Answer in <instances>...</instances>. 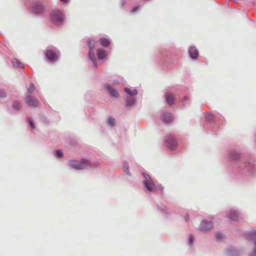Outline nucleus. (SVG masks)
Listing matches in <instances>:
<instances>
[{
  "mask_svg": "<svg viewBox=\"0 0 256 256\" xmlns=\"http://www.w3.org/2000/svg\"><path fill=\"white\" fill-rule=\"evenodd\" d=\"M106 124L108 128H112L116 124V120L112 116H109L106 120Z\"/></svg>",
  "mask_w": 256,
  "mask_h": 256,
  "instance_id": "obj_23",
  "label": "nucleus"
},
{
  "mask_svg": "<svg viewBox=\"0 0 256 256\" xmlns=\"http://www.w3.org/2000/svg\"><path fill=\"white\" fill-rule=\"evenodd\" d=\"M98 42L101 46L104 48H108L111 44V40L108 37H101L99 38Z\"/></svg>",
  "mask_w": 256,
  "mask_h": 256,
  "instance_id": "obj_21",
  "label": "nucleus"
},
{
  "mask_svg": "<svg viewBox=\"0 0 256 256\" xmlns=\"http://www.w3.org/2000/svg\"><path fill=\"white\" fill-rule=\"evenodd\" d=\"M194 239V236L192 234H189L188 241V245H192L193 244Z\"/></svg>",
  "mask_w": 256,
  "mask_h": 256,
  "instance_id": "obj_37",
  "label": "nucleus"
},
{
  "mask_svg": "<svg viewBox=\"0 0 256 256\" xmlns=\"http://www.w3.org/2000/svg\"><path fill=\"white\" fill-rule=\"evenodd\" d=\"M227 256H240V252L237 248L234 246H229L226 250Z\"/></svg>",
  "mask_w": 256,
  "mask_h": 256,
  "instance_id": "obj_20",
  "label": "nucleus"
},
{
  "mask_svg": "<svg viewBox=\"0 0 256 256\" xmlns=\"http://www.w3.org/2000/svg\"><path fill=\"white\" fill-rule=\"evenodd\" d=\"M188 54L190 58L192 60H196L199 57V52L197 48L194 46H191L188 48Z\"/></svg>",
  "mask_w": 256,
  "mask_h": 256,
  "instance_id": "obj_16",
  "label": "nucleus"
},
{
  "mask_svg": "<svg viewBox=\"0 0 256 256\" xmlns=\"http://www.w3.org/2000/svg\"><path fill=\"white\" fill-rule=\"evenodd\" d=\"M46 60L50 63H55L58 61L60 56L59 49L54 46H48L44 52Z\"/></svg>",
  "mask_w": 256,
  "mask_h": 256,
  "instance_id": "obj_6",
  "label": "nucleus"
},
{
  "mask_svg": "<svg viewBox=\"0 0 256 256\" xmlns=\"http://www.w3.org/2000/svg\"><path fill=\"white\" fill-rule=\"evenodd\" d=\"M68 164L72 168L76 170H82L91 168H96L99 163L97 162H92L87 158H82L80 161L75 160H70L68 161Z\"/></svg>",
  "mask_w": 256,
  "mask_h": 256,
  "instance_id": "obj_3",
  "label": "nucleus"
},
{
  "mask_svg": "<svg viewBox=\"0 0 256 256\" xmlns=\"http://www.w3.org/2000/svg\"><path fill=\"white\" fill-rule=\"evenodd\" d=\"M142 174L144 178L142 181L144 190L148 194L156 190L157 188L156 184L154 182L149 174L146 172H142Z\"/></svg>",
  "mask_w": 256,
  "mask_h": 256,
  "instance_id": "obj_8",
  "label": "nucleus"
},
{
  "mask_svg": "<svg viewBox=\"0 0 256 256\" xmlns=\"http://www.w3.org/2000/svg\"><path fill=\"white\" fill-rule=\"evenodd\" d=\"M22 108V104L21 102L18 100H13L10 105L8 106L9 110L12 111L14 112H17L21 110Z\"/></svg>",
  "mask_w": 256,
  "mask_h": 256,
  "instance_id": "obj_13",
  "label": "nucleus"
},
{
  "mask_svg": "<svg viewBox=\"0 0 256 256\" xmlns=\"http://www.w3.org/2000/svg\"><path fill=\"white\" fill-rule=\"evenodd\" d=\"M157 208L165 216L168 217L170 216L171 209H170L167 206L162 204H157Z\"/></svg>",
  "mask_w": 256,
  "mask_h": 256,
  "instance_id": "obj_19",
  "label": "nucleus"
},
{
  "mask_svg": "<svg viewBox=\"0 0 256 256\" xmlns=\"http://www.w3.org/2000/svg\"><path fill=\"white\" fill-rule=\"evenodd\" d=\"M224 237V234L220 232L216 233V238L217 241H220Z\"/></svg>",
  "mask_w": 256,
  "mask_h": 256,
  "instance_id": "obj_38",
  "label": "nucleus"
},
{
  "mask_svg": "<svg viewBox=\"0 0 256 256\" xmlns=\"http://www.w3.org/2000/svg\"><path fill=\"white\" fill-rule=\"evenodd\" d=\"M34 88L35 86L34 84L32 82H30L28 88L27 89V92L28 94L30 95V94H32L34 90Z\"/></svg>",
  "mask_w": 256,
  "mask_h": 256,
  "instance_id": "obj_35",
  "label": "nucleus"
},
{
  "mask_svg": "<svg viewBox=\"0 0 256 256\" xmlns=\"http://www.w3.org/2000/svg\"><path fill=\"white\" fill-rule=\"evenodd\" d=\"M206 124L204 128L212 133L216 134L219 128V118L212 112H208L204 116Z\"/></svg>",
  "mask_w": 256,
  "mask_h": 256,
  "instance_id": "obj_5",
  "label": "nucleus"
},
{
  "mask_svg": "<svg viewBox=\"0 0 256 256\" xmlns=\"http://www.w3.org/2000/svg\"><path fill=\"white\" fill-rule=\"evenodd\" d=\"M52 153L53 156L57 158H63L64 156V154L60 149H56Z\"/></svg>",
  "mask_w": 256,
  "mask_h": 256,
  "instance_id": "obj_30",
  "label": "nucleus"
},
{
  "mask_svg": "<svg viewBox=\"0 0 256 256\" xmlns=\"http://www.w3.org/2000/svg\"><path fill=\"white\" fill-rule=\"evenodd\" d=\"M25 5L28 6L30 12L36 15L45 13L46 6L43 0H25Z\"/></svg>",
  "mask_w": 256,
  "mask_h": 256,
  "instance_id": "obj_4",
  "label": "nucleus"
},
{
  "mask_svg": "<svg viewBox=\"0 0 256 256\" xmlns=\"http://www.w3.org/2000/svg\"><path fill=\"white\" fill-rule=\"evenodd\" d=\"M168 204H170V202H168V201H166V202Z\"/></svg>",
  "mask_w": 256,
  "mask_h": 256,
  "instance_id": "obj_43",
  "label": "nucleus"
},
{
  "mask_svg": "<svg viewBox=\"0 0 256 256\" xmlns=\"http://www.w3.org/2000/svg\"><path fill=\"white\" fill-rule=\"evenodd\" d=\"M103 88L106 90L112 98H117L120 96L119 92L108 83H104L102 84Z\"/></svg>",
  "mask_w": 256,
  "mask_h": 256,
  "instance_id": "obj_11",
  "label": "nucleus"
},
{
  "mask_svg": "<svg viewBox=\"0 0 256 256\" xmlns=\"http://www.w3.org/2000/svg\"><path fill=\"white\" fill-rule=\"evenodd\" d=\"M212 226V224L210 221L202 220L200 225V229L204 232L210 230Z\"/></svg>",
  "mask_w": 256,
  "mask_h": 256,
  "instance_id": "obj_18",
  "label": "nucleus"
},
{
  "mask_svg": "<svg viewBox=\"0 0 256 256\" xmlns=\"http://www.w3.org/2000/svg\"><path fill=\"white\" fill-rule=\"evenodd\" d=\"M231 0V1H234H234H235V0Z\"/></svg>",
  "mask_w": 256,
  "mask_h": 256,
  "instance_id": "obj_44",
  "label": "nucleus"
},
{
  "mask_svg": "<svg viewBox=\"0 0 256 256\" xmlns=\"http://www.w3.org/2000/svg\"><path fill=\"white\" fill-rule=\"evenodd\" d=\"M26 120L28 124V129L32 130L36 128L35 122L32 118L26 116Z\"/></svg>",
  "mask_w": 256,
  "mask_h": 256,
  "instance_id": "obj_26",
  "label": "nucleus"
},
{
  "mask_svg": "<svg viewBox=\"0 0 256 256\" xmlns=\"http://www.w3.org/2000/svg\"><path fill=\"white\" fill-rule=\"evenodd\" d=\"M124 91L128 96L132 98L136 96L138 93V90L136 88L132 90L130 88L127 87L124 88Z\"/></svg>",
  "mask_w": 256,
  "mask_h": 256,
  "instance_id": "obj_28",
  "label": "nucleus"
},
{
  "mask_svg": "<svg viewBox=\"0 0 256 256\" xmlns=\"http://www.w3.org/2000/svg\"><path fill=\"white\" fill-rule=\"evenodd\" d=\"M165 100L166 103L170 106H172L176 100L174 96L170 93L166 94Z\"/></svg>",
  "mask_w": 256,
  "mask_h": 256,
  "instance_id": "obj_27",
  "label": "nucleus"
},
{
  "mask_svg": "<svg viewBox=\"0 0 256 256\" xmlns=\"http://www.w3.org/2000/svg\"><path fill=\"white\" fill-rule=\"evenodd\" d=\"M246 238L249 241H252L254 244L256 241V230L252 232H248L244 233Z\"/></svg>",
  "mask_w": 256,
  "mask_h": 256,
  "instance_id": "obj_22",
  "label": "nucleus"
},
{
  "mask_svg": "<svg viewBox=\"0 0 256 256\" xmlns=\"http://www.w3.org/2000/svg\"><path fill=\"white\" fill-rule=\"evenodd\" d=\"M164 145L168 150L173 151L176 148L178 142L172 135H169L165 139Z\"/></svg>",
  "mask_w": 256,
  "mask_h": 256,
  "instance_id": "obj_10",
  "label": "nucleus"
},
{
  "mask_svg": "<svg viewBox=\"0 0 256 256\" xmlns=\"http://www.w3.org/2000/svg\"><path fill=\"white\" fill-rule=\"evenodd\" d=\"M119 3L120 8H126V0H120Z\"/></svg>",
  "mask_w": 256,
  "mask_h": 256,
  "instance_id": "obj_36",
  "label": "nucleus"
},
{
  "mask_svg": "<svg viewBox=\"0 0 256 256\" xmlns=\"http://www.w3.org/2000/svg\"><path fill=\"white\" fill-rule=\"evenodd\" d=\"M124 80L122 77L118 76L116 78H114L112 80L114 85H118L124 82Z\"/></svg>",
  "mask_w": 256,
  "mask_h": 256,
  "instance_id": "obj_32",
  "label": "nucleus"
},
{
  "mask_svg": "<svg viewBox=\"0 0 256 256\" xmlns=\"http://www.w3.org/2000/svg\"><path fill=\"white\" fill-rule=\"evenodd\" d=\"M240 214L239 210L236 208H230L226 213L227 217L233 221L238 220L240 216Z\"/></svg>",
  "mask_w": 256,
  "mask_h": 256,
  "instance_id": "obj_12",
  "label": "nucleus"
},
{
  "mask_svg": "<svg viewBox=\"0 0 256 256\" xmlns=\"http://www.w3.org/2000/svg\"><path fill=\"white\" fill-rule=\"evenodd\" d=\"M12 66L14 67H16L20 69H23L24 68V64L16 58H14L12 60Z\"/></svg>",
  "mask_w": 256,
  "mask_h": 256,
  "instance_id": "obj_29",
  "label": "nucleus"
},
{
  "mask_svg": "<svg viewBox=\"0 0 256 256\" xmlns=\"http://www.w3.org/2000/svg\"><path fill=\"white\" fill-rule=\"evenodd\" d=\"M161 120L166 124H169L173 120L172 114L168 111L162 112L160 116Z\"/></svg>",
  "mask_w": 256,
  "mask_h": 256,
  "instance_id": "obj_14",
  "label": "nucleus"
},
{
  "mask_svg": "<svg viewBox=\"0 0 256 256\" xmlns=\"http://www.w3.org/2000/svg\"><path fill=\"white\" fill-rule=\"evenodd\" d=\"M96 56L98 60L104 62L108 58L107 52L102 48H98L96 52Z\"/></svg>",
  "mask_w": 256,
  "mask_h": 256,
  "instance_id": "obj_15",
  "label": "nucleus"
},
{
  "mask_svg": "<svg viewBox=\"0 0 256 256\" xmlns=\"http://www.w3.org/2000/svg\"><path fill=\"white\" fill-rule=\"evenodd\" d=\"M254 247L253 248L252 252L248 254V256H256V241L254 242Z\"/></svg>",
  "mask_w": 256,
  "mask_h": 256,
  "instance_id": "obj_40",
  "label": "nucleus"
},
{
  "mask_svg": "<svg viewBox=\"0 0 256 256\" xmlns=\"http://www.w3.org/2000/svg\"><path fill=\"white\" fill-rule=\"evenodd\" d=\"M59 1L64 4H68L70 2V0H59Z\"/></svg>",
  "mask_w": 256,
  "mask_h": 256,
  "instance_id": "obj_41",
  "label": "nucleus"
},
{
  "mask_svg": "<svg viewBox=\"0 0 256 256\" xmlns=\"http://www.w3.org/2000/svg\"><path fill=\"white\" fill-rule=\"evenodd\" d=\"M39 118L42 122L46 124H48L50 123V121L48 118L43 114H40Z\"/></svg>",
  "mask_w": 256,
  "mask_h": 256,
  "instance_id": "obj_34",
  "label": "nucleus"
},
{
  "mask_svg": "<svg viewBox=\"0 0 256 256\" xmlns=\"http://www.w3.org/2000/svg\"><path fill=\"white\" fill-rule=\"evenodd\" d=\"M244 156V150L240 146L230 149L227 154L230 162L228 172L232 178L246 181L256 176V159L250 157L242 162Z\"/></svg>",
  "mask_w": 256,
  "mask_h": 256,
  "instance_id": "obj_1",
  "label": "nucleus"
},
{
  "mask_svg": "<svg viewBox=\"0 0 256 256\" xmlns=\"http://www.w3.org/2000/svg\"><path fill=\"white\" fill-rule=\"evenodd\" d=\"M122 169L124 174L128 176H131L132 174L130 170V166L126 161H124L122 165Z\"/></svg>",
  "mask_w": 256,
  "mask_h": 256,
  "instance_id": "obj_25",
  "label": "nucleus"
},
{
  "mask_svg": "<svg viewBox=\"0 0 256 256\" xmlns=\"http://www.w3.org/2000/svg\"><path fill=\"white\" fill-rule=\"evenodd\" d=\"M8 96V92L4 88H0V100H4Z\"/></svg>",
  "mask_w": 256,
  "mask_h": 256,
  "instance_id": "obj_31",
  "label": "nucleus"
},
{
  "mask_svg": "<svg viewBox=\"0 0 256 256\" xmlns=\"http://www.w3.org/2000/svg\"><path fill=\"white\" fill-rule=\"evenodd\" d=\"M50 18L51 22L57 26H61L65 20L64 12L58 8H55L51 11Z\"/></svg>",
  "mask_w": 256,
  "mask_h": 256,
  "instance_id": "obj_7",
  "label": "nucleus"
},
{
  "mask_svg": "<svg viewBox=\"0 0 256 256\" xmlns=\"http://www.w3.org/2000/svg\"><path fill=\"white\" fill-rule=\"evenodd\" d=\"M157 188L156 189V190L158 191V192L159 194H162L164 190V186L161 184H156Z\"/></svg>",
  "mask_w": 256,
  "mask_h": 256,
  "instance_id": "obj_39",
  "label": "nucleus"
},
{
  "mask_svg": "<svg viewBox=\"0 0 256 256\" xmlns=\"http://www.w3.org/2000/svg\"><path fill=\"white\" fill-rule=\"evenodd\" d=\"M124 102H126V108H129L134 104L136 102V100L132 97H126L124 98Z\"/></svg>",
  "mask_w": 256,
  "mask_h": 256,
  "instance_id": "obj_24",
  "label": "nucleus"
},
{
  "mask_svg": "<svg viewBox=\"0 0 256 256\" xmlns=\"http://www.w3.org/2000/svg\"><path fill=\"white\" fill-rule=\"evenodd\" d=\"M86 44L88 48V60L92 62V65L94 67L96 68L98 64L95 56L94 52V49L95 47V41L93 38H89L86 41Z\"/></svg>",
  "mask_w": 256,
  "mask_h": 256,
  "instance_id": "obj_9",
  "label": "nucleus"
},
{
  "mask_svg": "<svg viewBox=\"0 0 256 256\" xmlns=\"http://www.w3.org/2000/svg\"><path fill=\"white\" fill-rule=\"evenodd\" d=\"M178 102L180 106H185L186 104L190 103V99L188 96H186Z\"/></svg>",
  "mask_w": 256,
  "mask_h": 256,
  "instance_id": "obj_33",
  "label": "nucleus"
},
{
  "mask_svg": "<svg viewBox=\"0 0 256 256\" xmlns=\"http://www.w3.org/2000/svg\"><path fill=\"white\" fill-rule=\"evenodd\" d=\"M24 102L30 108H36L38 106V103L36 100L34 99L30 95L26 94L24 99Z\"/></svg>",
  "mask_w": 256,
  "mask_h": 256,
  "instance_id": "obj_17",
  "label": "nucleus"
},
{
  "mask_svg": "<svg viewBox=\"0 0 256 256\" xmlns=\"http://www.w3.org/2000/svg\"><path fill=\"white\" fill-rule=\"evenodd\" d=\"M189 219H190L189 215L188 214H186V216H184L185 221L187 222L188 221Z\"/></svg>",
  "mask_w": 256,
  "mask_h": 256,
  "instance_id": "obj_42",
  "label": "nucleus"
},
{
  "mask_svg": "<svg viewBox=\"0 0 256 256\" xmlns=\"http://www.w3.org/2000/svg\"><path fill=\"white\" fill-rule=\"evenodd\" d=\"M174 46H166L162 47L156 55V61L160 66L167 68L170 67L173 64L172 55Z\"/></svg>",
  "mask_w": 256,
  "mask_h": 256,
  "instance_id": "obj_2",
  "label": "nucleus"
}]
</instances>
